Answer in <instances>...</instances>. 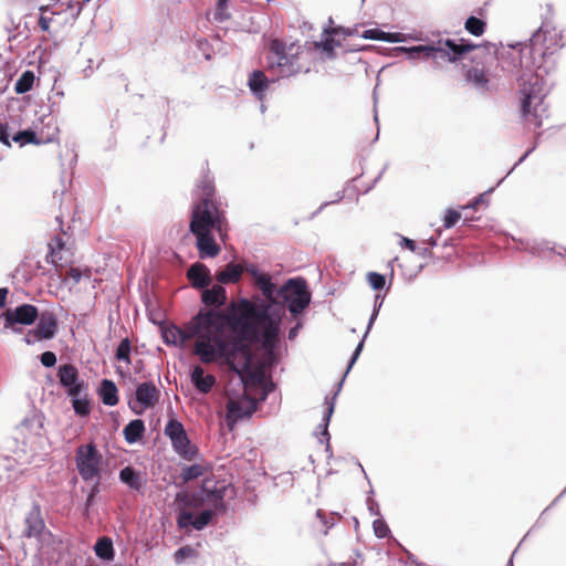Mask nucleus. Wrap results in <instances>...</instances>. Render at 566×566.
<instances>
[{
    "label": "nucleus",
    "mask_w": 566,
    "mask_h": 566,
    "mask_svg": "<svg viewBox=\"0 0 566 566\" xmlns=\"http://www.w3.org/2000/svg\"><path fill=\"white\" fill-rule=\"evenodd\" d=\"M562 38L555 30H548L543 23L531 36L527 44L516 43L511 49L518 52L500 50L494 43L474 44L473 50L486 52L497 60L505 72H517L521 94V114L525 120L532 122L535 128L542 126V117L546 112L544 98L555 84L552 75L557 70L555 52L563 46Z\"/></svg>",
    "instance_id": "f257e3e1"
},
{
    "label": "nucleus",
    "mask_w": 566,
    "mask_h": 566,
    "mask_svg": "<svg viewBox=\"0 0 566 566\" xmlns=\"http://www.w3.org/2000/svg\"><path fill=\"white\" fill-rule=\"evenodd\" d=\"M190 328L197 338L193 352L202 364L224 365L242 380L244 376L260 380V374L251 370L252 356L245 344L250 336H243L241 329L230 328L234 337L227 338L223 335L226 327L219 331L207 327L198 332L195 324H190Z\"/></svg>",
    "instance_id": "f03ea898"
},
{
    "label": "nucleus",
    "mask_w": 566,
    "mask_h": 566,
    "mask_svg": "<svg viewBox=\"0 0 566 566\" xmlns=\"http://www.w3.org/2000/svg\"><path fill=\"white\" fill-rule=\"evenodd\" d=\"M229 484L214 478H206L198 491H181L176 494V502L181 506L176 516L179 530L187 534L191 530L202 531L226 514L228 504L224 501Z\"/></svg>",
    "instance_id": "7ed1b4c3"
},
{
    "label": "nucleus",
    "mask_w": 566,
    "mask_h": 566,
    "mask_svg": "<svg viewBox=\"0 0 566 566\" xmlns=\"http://www.w3.org/2000/svg\"><path fill=\"white\" fill-rule=\"evenodd\" d=\"M240 305L248 316L255 322H248V327L241 329L243 336H250L261 345L266 364L274 367L280 361L279 349L282 340L283 306L276 301H264L261 296L241 297Z\"/></svg>",
    "instance_id": "20e7f679"
},
{
    "label": "nucleus",
    "mask_w": 566,
    "mask_h": 566,
    "mask_svg": "<svg viewBox=\"0 0 566 566\" xmlns=\"http://www.w3.org/2000/svg\"><path fill=\"white\" fill-rule=\"evenodd\" d=\"M228 295L226 287L221 284L208 286L201 291V302L205 305L200 308L190 321L195 324L198 332L207 327H214L219 331L221 327L242 329L248 327V322L252 321V316H248L244 310L238 303L239 313H224L222 307L227 304Z\"/></svg>",
    "instance_id": "39448f33"
},
{
    "label": "nucleus",
    "mask_w": 566,
    "mask_h": 566,
    "mask_svg": "<svg viewBox=\"0 0 566 566\" xmlns=\"http://www.w3.org/2000/svg\"><path fill=\"white\" fill-rule=\"evenodd\" d=\"M268 49L271 55L266 56V70L272 73V76H266L262 70H253L248 78V86L251 93L261 102L271 83H275L280 78L293 76L300 72L297 54L291 52L293 45L287 49L283 41L272 39L269 42Z\"/></svg>",
    "instance_id": "423d86ee"
},
{
    "label": "nucleus",
    "mask_w": 566,
    "mask_h": 566,
    "mask_svg": "<svg viewBox=\"0 0 566 566\" xmlns=\"http://www.w3.org/2000/svg\"><path fill=\"white\" fill-rule=\"evenodd\" d=\"M200 198L193 205L189 229L191 233L217 231L223 238L228 221L221 202L216 198L213 178L205 175L198 185Z\"/></svg>",
    "instance_id": "0eeeda50"
},
{
    "label": "nucleus",
    "mask_w": 566,
    "mask_h": 566,
    "mask_svg": "<svg viewBox=\"0 0 566 566\" xmlns=\"http://www.w3.org/2000/svg\"><path fill=\"white\" fill-rule=\"evenodd\" d=\"M475 48L474 43L467 39H439L428 44L412 46H398L396 50L406 55L407 60L432 59L443 60L450 63L461 61L464 55Z\"/></svg>",
    "instance_id": "6e6552de"
},
{
    "label": "nucleus",
    "mask_w": 566,
    "mask_h": 566,
    "mask_svg": "<svg viewBox=\"0 0 566 566\" xmlns=\"http://www.w3.org/2000/svg\"><path fill=\"white\" fill-rule=\"evenodd\" d=\"M276 302L283 306V312L287 310L293 319L301 317L308 308L312 302V292L307 281L302 276L287 279L277 290Z\"/></svg>",
    "instance_id": "1a4fd4ad"
},
{
    "label": "nucleus",
    "mask_w": 566,
    "mask_h": 566,
    "mask_svg": "<svg viewBox=\"0 0 566 566\" xmlns=\"http://www.w3.org/2000/svg\"><path fill=\"white\" fill-rule=\"evenodd\" d=\"M165 434L170 439L174 451L184 460L192 461L199 450L191 443L184 424L176 418H170L165 426Z\"/></svg>",
    "instance_id": "9d476101"
},
{
    "label": "nucleus",
    "mask_w": 566,
    "mask_h": 566,
    "mask_svg": "<svg viewBox=\"0 0 566 566\" xmlns=\"http://www.w3.org/2000/svg\"><path fill=\"white\" fill-rule=\"evenodd\" d=\"M101 461L102 454L95 443L82 444L76 449V469L83 481L101 479Z\"/></svg>",
    "instance_id": "9b49d317"
},
{
    "label": "nucleus",
    "mask_w": 566,
    "mask_h": 566,
    "mask_svg": "<svg viewBox=\"0 0 566 566\" xmlns=\"http://www.w3.org/2000/svg\"><path fill=\"white\" fill-rule=\"evenodd\" d=\"M39 308L29 303H23L14 308H7L0 314L4 329H9L14 334L22 333V326H30L39 318Z\"/></svg>",
    "instance_id": "f8f14e48"
},
{
    "label": "nucleus",
    "mask_w": 566,
    "mask_h": 566,
    "mask_svg": "<svg viewBox=\"0 0 566 566\" xmlns=\"http://www.w3.org/2000/svg\"><path fill=\"white\" fill-rule=\"evenodd\" d=\"M56 377L60 387L64 389L67 397L85 394L90 390L88 382L81 377L77 367L73 364L59 365Z\"/></svg>",
    "instance_id": "ddd939ff"
},
{
    "label": "nucleus",
    "mask_w": 566,
    "mask_h": 566,
    "mask_svg": "<svg viewBox=\"0 0 566 566\" xmlns=\"http://www.w3.org/2000/svg\"><path fill=\"white\" fill-rule=\"evenodd\" d=\"M159 398L160 390L156 385L151 380L144 381L137 385L134 401H129L128 406L135 415L142 416L145 410L154 408Z\"/></svg>",
    "instance_id": "4468645a"
},
{
    "label": "nucleus",
    "mask_w": 566,
    "mask_h": 566,
    "mask_svg": "<svg viewBox=\"0 0 566 566\" xmlns=\"http://www.w3.org/2000/svg\"><path fill=\"white\" fill-rule=\"evenodd\" d=\"M258 409V402L251 397H245L244 401H230L227 405L226 422L232 430L239 420L251 418Z\"/></svg>",
    "instance_id": "2eb2a0df"
},
{
    "label": "nucleus",
    "mask_w": 566,
    "mask_h": 566,
    "mask_svg": "<svg viewBox=\"0 0 566 566\" xmlns=\"http://www.w3.org/2000/svg\"><path fill=\"white\" fill-rule=\"evenodd\" d=\"M25 528L22 532V537L40 539L46 530L44 518L41 512V505L33 502L30 511L24 517Z\"/></svg>",
    "instance_id": "dca6fc26"
},
{
    "label": "nucleus",
    "mask_w": 566,
    "mask_h": 566,
    "mask_svg": "<svg viewBox=\"0 0 566 566\" xmlns=\"http://www.w3.org/2000/svg\"><path fill=\"white\" fill-rule=\"evenodd\" d=\"M57 327L59 321L56 315L53 312L45 311L39 313L38 323L33 329L41 340H50L55 337Z\"/></svg>",
    "instance_id": "f3484780"
},
{
    "label": "nucleus",
    "mask_w": 566,
    "mask_h": 566,
    "mask_svg": "<svg viewBox=\"0 0 566 566\" xmlns=\"http://www.w3.org/2000/svg\"><path fill=\"white\" fill-rule=\"evenodd\" d=\"M190 382L200 394H209L217 385V378L212 374H206L201 365H193L190 369Z\"/></svg>",
    "instance_id": "a211bd4d"
},
{
    "label": "nucleus",
    "mask_w": 566,
    "mask_h": 566,
    "mask_svg": "<svg viewBox=\"0 0 566 566\" xmlns=\"http://www.w3.org/2000/svg\"><path fill=\"white\" fill-rule=\"evenodd\" d=\"M186 276L193 289L205 290L211 283V272L209 268L201 263L196 262L189 266Z\"/></svg>",
    "instance_id": "6ab92c4d"
},
{
    "label": "nucleus",
    "mask_w": 566,
    "mask_h": 566,
    "mask_svg": "<svg viewBox=\"0 0 566 566\" xmlns=\"http://www.w3.org/2000/svg\"><path fill=\"white\" fill-rule=\"evenodd\" d=\"M196 237V248L200 259L214 258L220 253V247L217 243L213 232L192 233Z\"/></svg>",
    "instance_id": "aec40b11"
},
{
    "label": "nucleus",
    "mask_w": 566,
    "mask_h": 566,
    "mask_svg": "<svg viewBox=\"0 0 566 566\" xmlns=\"http://www.w3.org/2000/svg\"><path fill=\"white\" fill-rule=\"evenodd\" d=\"M189 332H186L185 329L178 327L177 325H171L170 327L163 328L161 329V338L164 344L168 346H176V347H185L186 343L191 338L196 337L192 334V329L190 328V325L188 326Z\"/></svg>",
    "instance_id": "412c9836"
},
{
    "label": "nucleus",
    "mask_w": 566,
    "mask_h": 566,
    "mask_svg": "<svg viewBox=\"0 0 566 566\" xmlns=\"http://www.w3.org/2000/svg\"><path fill=\"white\" fill-rule=\"evenodd\" d=\"M57 132H59V129H57V127H55L54 133L51 136H48L46 138H39L35 130H33L32 128H27V129H22V130L17 132L15 134H13L12 140L14 143L19 144L20 146H25L28 144L41 145V144L52 143L54 140V136H55V134H57Z\"/></svg>",
    "instance_id": "4be33fe9"
},
{
    "label": "nucleus",
    "mask_w": 566,
    "mask_h": 566,
    "mask_svg": "<svg viewBox=\"0 0 566 566\" xmlns=\"http://www.w3.org/2000/svg\"><path fill=\"white\" fill-rule=\"evenodd\" d=\"M243 272V265L238 262H229L223 269L216 272V279L222 286L239 282Z\"/></svg>",
    "instance_id": "5701e85b"
},
{
    "label": "nucleus",
    "mask_w": 566,
    "mask_h": 566,
    "mask_svg": "<svg viewBox=\"0 0 566 566\" xmlns=\"http://www.w3.org/2000/svg\"><path fill=\"white\" fill-rule=\"evenodd\" d=\"M119 481L130 490L143 492L146 481L143 480L140 471L132 465H126L119 471Z\"/></svg>",
    "instance_id": "b1692460"
},
{
    "label": "nucleus",
    "mask_w": 566,
    "mask_h": 566,
    "mask_svg": "<svg viewBox=\"0 0 566 566\" xmlns=\"http://www.w3.org/2000/svg\"><path fill=\"white\" fill-rule=\"evenodd\" d=\"M97 395L101 401L107 407H114L119 401L116 384L107 378L102 379L97 388Z\"/></svg>",
    "instance_id": "393cba45"
},
{
    "label": "nucleus",
    "mask_w": 566,
    "mask_h": 566,
    "mask_svg": "<svg viewBox=\"0 0 566 566\" xmlns=\"http://www.w3.org/2000/svg\"><path fill=\"white\" fill-rule=\"evenodd\" d=\"M337 392H334L332 396L325 397V409L323 412V417L321 420V423L317 426V432L319 433V438H331L328 432V426L332 419V416L335 410V403H336Z\"/></svg>",
    "instance_id": "a878e982"
},
{
    "label": "nucleus",
    "mask_w": 566,
    "mask_h": 566,
    "mask_svg": "<svg viewBox=\"0 0 566 566\" xmlns=\"http://www.w3.org/2000/svg\"><path fill=\"white\" fill-rule=\"evenodd\" d=\"M145 432V422L140 418L130 420L123 429L125 441L128 444H135L139 442L144 438Z\"/></svg>",
    "instance_id": "bb28decb"
},
{
    "label": "nucleus",
    "mask_w": 566,
    "mask_h": 566,
    "mask_svg": "<svg viewBox=\"0 0 566 566\" xmlns=\"http://www.w3.org/2000/svg\"><path fill=\"white\" fill-rule=\"evenodd\" d=\"M93 549L95 555L104 562H112L115 557L113 541L107 536L98 537Z\"/></svg>",
    "instance_id": "cd10ccee"
},
{
    "label": "nucleus",
    "mask_w": 566,
    "mask_h": 566,
    "mask_svg": "<svg viewBox=\"0 0 566 566\" xmlns=\"http://www.w3.org/2000/svg\"><path fill=\"white\" fill-rule=\"evenodd\" d=\"M464 78L468 83H471L478 91H488L489 78L484 73L483 69L472 66L464 73Z\"/></svg>",
    "instance_id": "c85d7f7f"
},
{
    "label": "nucleus",
    "mask_w": 566,
    "mask_h": 566,
    "mask_svg": "<svg viewBox=\"0 0 566 566\" xmlns=\"http://www.w3.org/2000/svg\"><path fill=\"white\" fill-rule=\"evenodd\" d=\"M69 398L72 402V407L76 416L88 417L91 415L92 405L88 399V392L73 395Z\"/></svg>",
    "instance_id": "c756f323"
},
{
    "label": "nucleus",
    "mask_w": 566,
    "mask_h": 566,
    "mask_svg": "<svg viewBox=\"0 0 566 566\" xmlns=\"http://www.w3.org/2000/svg\"><path fill=\"white\" fill-rule=\"evenodd\" d=\"M258 287L261 290L262 295L264 296V301L271 302L276 301L277 297V287L272 282V279L269 274H263L255 281ZM263 300V297H261Z\"/></svg>",
    "instance_id": "7c9ffc66"
},
{
    "label": "nucleus",
    "mask_w": 566,
    "mask_h": 566,
    "mask_svg": "<svg viewBox=\"0 0 566 566\" xmlns=\"http://www.w3.org/2000/svg\"><path fill=\"white\" fill-rule=\"evenodd\" d=\"M49 249H50V251L45 256V261H46V263L52 264L54 266V269L46 270L40 262L36 263V269L41 272V275L49 276L50 279H53L54 275H56L59 279H61V282L64 283L66 281V279H62L61 271H60V268H62V265H60L57 263V261L55 260V255H54L55 253H54V250L51 244L49 245Z\"/></svg>",
    "instance_id": "2f4dec72"
},
{
    "label": "nucleus",
    "mask_w": 566,
    "mask_h": 566,
    "mask_svg": "<svg viewBox=\"0 0 566 566\" xmlns=\"http://www.w3.org/2000/svg\"><path fill=\"white\" fill-rule=\"evenodd\" d=\"M35 81V74L31 70H25L22 72L20 77L17 80L14 84V91L17 94H25L32 90Z\"/></svg>",
    "instance_id": "473e14b6"
},
{
    "label": "nucleus",
    "mask_w": 566,
    "mask_h": 566,
    "mask_svg": "<svg viewBox=\"0 0 566 566\" xmlns=\"http://www.w3.org/2000/svg\"><path fill=\"white\" fill-rule=\"evenodd\" d=\"M44 415L42 412H35L31 417L25 418L22 424L33 434L41 437L42 429L44 427Z\"/></svg>",
    "instance_id": "72a5a7b5"
},
{
    "label": "nucleus",
    "mask_w": 566,
    "mask_h": 566,
    "mask_svg": "<svg viewBox=\"0 0 566 566\" xmlns=\"http://www.w3.org/2000/svg\"><path fill=\"white\" fill-rule=\"evenodd\" d=\"M464 29L474 36H481L485 32L486 22L475 15H470L464 22Z\"/></svg>",
    "instance_id": "f704fd0d"
},
{
    "label": "nucleus",
    "mask_w": 566,
    "mask_h": 566,
    "mask_svg": "<svg viewBox=\"0 0 566 566\" xmlns=\"http://www.w3.org/2000/svg\"><path fill=\"white\" fill-rule=\"evenodd\" d=\"M544 251H551V252L555 253L556 255L566 259V248L563 247V245H553V247H551L549 242H539V243L535 242L531 247V252L533 254H538L539 255Z\"/></svg>",
    "instance_id": "c9c22d12"
},
{
    "label": "nucleus",
    "mask_w": 566,
    "mask_h": 566,
    "mask_svg": "<svg viewBox=\"0 0 566 566\" xmlns=\"http://www.w3.org/2000/svg\"><path fill=\"white\" fill-rule=\"evenodd\" d=\"M326 36L316 45L322 49V51L326 54L328 59H334L336 56L335 48L340 46V42L334 39L333 33H325Z\"/></svg>",
    "instance_id": "e433bc0d"
},
{
    "label": "nucleus",
    "mask_w": 566,
    "mask_h": 566,
    "mask_svg": "<svg viewBox=\"0 0 566 566\" xmlns=\"http://www.w3.org/2000/svg\"><path fill=\"white\" fill-rule=\"evenodd\" d=\"M130 354L132 343L128 337H125L119 342L116 348L115 358L129 365L132 364Z\"/></svg>",
    "instance_id": "4c0bfd02"
},
{
    "label": "nucleus",
    "mask_w": 566,
    "mask_h": 566,
    "mask_svg": "<svg viewBox=\"0 0 566 566\" xmlns=\"http://www.w3.org/2000/svg\"><path fill=\"white\" fill-rule=\"evenodd\" d=\"M205 469L201 464L193 463L186 465L181 471V479L184 483L191 482L203 475Z\"/></svg>",
    "instance_id": "58836bf2"
},
{
    "label": "nucleus",
    "mask_w": 566,
    "mask_h": 566,
    "mask_svg": "<svg viewBox=\"0 0 566 566\" xmlns=\"http://www.w3.org/2000/svg\"><path fill=\"white\" fill-rule=\"evenodd\" d=\"M230 0H217L213 19L217 22H224L229 20L231 14L227 11Z\"/></svg>",
    "instance_id": "ea45409f"
},
{
    "label": "nucleus",
    "mask_w": 566,
    "mask_h": 566,
    "mask_svg": "<svg viewBox=\"0 0 566 566\" xmlns=\"http://www.w3.org/2000/svg\"><path fill=\"white\" fill-rule=\"evenodd\" d=\"M197 555H198V552L193 547H191L189 545H185V546L179 547L175 552L174 558H175L176 564H181V563L186 562L188 558L196 557Z\"/></svg>",
    "instance_id": "a19ab883"
},
{
    "label": "nucleus",
    "mask_w": 566,
    "mask_h": 566,
    "mask_svg": "<svg viewBox=\"0 0 566 566\" xmlns=\"http://www.w3.org/2000/svg\"><path fill=\"white\" fill-rule=\"evenodd\" d=\"M367 281L374 291H381L386 285L385 275L378 272H369L367 274Z\"/></svg>",
    "instance_id": "79ce46f5"
},
{
    "label": "nucleus",
    "mask_w": 566,
    "mask_h": 566,
    "mask_svg": "<svg viewBox=\"0 0 566 566\" xmlns=\"http://www.w3.org/2000/svg\"><path fill=\"white\" fill-rule=\"evenodd\" d=\"M316 517L326 527V534L327 531L335 525L336 521L340 518V515L338 513L333 512L331 513V517H327L326 513L322 509H318L316 511Z\"/></svg>",
    "instance_id": "37998d69"
},
{
    "label": "nucleus",
    "mask_w": 566,
    "mask_h": 566,
    "mask_svg": "<svg viewBox=\"0 0 566 566\" xmlns=\"http://www.w3.org/2000/svg\"><path fill=\"white\" fill-rule=\"evenodd\" d=\"M373 528L378 538H386L390 535V528L384 518H376L373 522Z\"/></svg>",
    "instance_id": "c03bdc74"
},
{
    "label": "nucleus",
    "mask_w": 566,
    "mask_h": 566,
    "mask_svg": "<svg viewBox=\"0 0 566 566\" xmlns=\"http://www.w3.org/2000/svg\"><path fill=\"white\" fill-rule=\"evenodd\" d=\"M324 33H333L336 35L342 34L344 36H353V35L358 34V28L357 27L346 28V27L338 25L336 28L324 29Z\"/></svg>",
    "instance_id": "a18cd8bd"
},
{
    "label": "nucleus",
    "mask_w": 566,
    "mask_h": 566,
    "mask_svg": "<svg viewBox=\"0 0 566 566\" xmlns=\"http://www.w3.org/2000/svg\"><path fill=\"white\" fill-rule=\"evenodd\" d=\"M495 187L489 188L483 193H480L475 197L469 205L462 206V209H476L480 205H486V197L494 191Z\"/></svg>",
    "instance_id": "49530a36"
},
{
    "label": "nucleus",
    "mask_w": 566,
    "mask_h": 566,
    "mask_svg": "<svg viewBox=\"0 0 566 566\" xmlns=\"http://www.w3.org/2000/svg\"><path fill=\"white\" fill-rule=\"evenodd\" d=\"M461 213L458 210L454 209H448L446 212V216L443 218V227L446 229H451L457 224V222L460 220Z\"/></svg>",
    "instance_id": "de8ad7c7"
},
{
    "label": "nucleus",
    "mask_w": 566,
    "mask_h": 566,
    "mask_svg": "<svg viewBox=\"0 0 566 566\" xmlns=\"http://www.w3.org/2000/svg\"><path fill=\"white\" fill-rule=\"evenodd\" d=\"M360 38L385 42V31L379 28L364 30Z\"/></svg>",
    "instance_id": "09e8293b"
},
{
    "label": "nucleus",
    "mask_w": 566,
    "mask_h": 566,
    "mask_svg": "<svg viewBox=\"0 0 566 566\" xmlns=\"http://www.w3.org/2000/svg\"><path fill=\"white\" fill-rule=\"evenodd\" d=\"M40 363L45 368H52L56 365L57 358L56 354L51 350H45L39 356Z\"/></svg>",
    "instance_id": "8fccbe9b"
},
{
    "label": "nucleus",
    "mask_w": 566,
    "mask_h": 566,
    "mask_svg": "<svg viewBox=\"0 0 566 566\" xmlns=\"http://www.w3.org/2000/svg\"><path fill=\"white\" fill-rule=\"evenodd\" d=\"M365 339L366 338H361L359 340V343L356 345L349 360H348V365H347V368H346V374H348L350 371V369L353 368V366L355 365V363L357 361L360 353L363 352L364 349V345H365Z\"/></svg>",
    "instance_id": "3c124183"
},
{
    "label": "nucleus",
    "mask_w": 566,
    "mask_h": 566,
    "mask_svg": "<svg viewBox=\"0 0 566 566\" xmlns=\"http://www.w3.org/2000/svg\"><path fill=\"white\" fill-rule=\"evenodd\" d=\"M365 339L366 338H361L359 340V343L356 345L349 360H348V365H347V368H346V374H348L350 371V369L353 368V366L355 365V363L357 361L360 353L363 352L364 349V345H365Z\"/></svg>",
    "instance_id": "603ef678"
},
{
    "label": "nucleus",
    "mask_w": 566,
    "mask_h": 566,
    "mask_svg": "<svg viewBox=\"0 0 566 566\" xmlns=\"http://www.w3.org/2000/svg\"><path fill=\"white\" fill-rule=\"evenodd\" d=\"M365 339L366 338H361L359 340V343L356 345L349 360H348V365H347V368H346V374H348L350 371V369L353 368V366L355 365V363L357 361L360 353L363 352L364 349V345H365Z\"/></svg>",
    "instance_id": "864d4df0"
},
{
    "label": "nucleus",
    "mask_w": 566,
    "mask_h": 566,
    "mask_svg": "<svg viewBox=\"0 0 566 566\" xmlns=\"http://www.w3.org/2000/svg\"><path fill=\"white\" fill-rule=\"evenodd\" d=\"M99 484H101V479H96V481L91 486L88 494L86 496V501H85L86 506H93L95 504L96 496L101 492Z\"/></svg>",
    "instance_id": "5fc2aeb1"
},
{
    "label": "nucleus",
    "mask_w": 566,
    "mask_h": 566,
    "mask_svg": "<svg viewBox=\"0 0 566 566\" xmlns=\"http://www.w3.org/2000/svg\"><path fill=\"white\" fill-rule=\"evenodd\" d=\"M368 497L366 500V504H367V507H368V511L370 513V515L373 516H380V509H379V505L378 503L373 499V495H374V490L370 489L369 492H368Z\"/></svg>",
    "instance_id": "6e6d98bb"
},
{
    "label": "nucleus",
    "mask_w": 566,
    "mask_h": 566,
    "mask_svg": "<svg viewBox=\"0 0 566 566\" xmlns=\"http://www.w3.org/2000/svg\"><path fill=\"white\" fill-rule=\"evenodd\" d=\"M41 14L39 17V27L42 31H49L52 19L44 13L49 11L48 7H41Z\"/></svg>",
    "instance_id": "4d7b16f0"
},
{
    "label": "nucleus",
    "mask_w": 566,
    "mask_h": 566,
    "mask_svg": "<svg viewBox=\"0 0 566 566\" xmlns=\"http://www.w3.org/2000/svg\"><path fill=\"white\" fill-rule=\"evenodd\" d=\"M0 143H2L4 146L10 147V133H9V126L7 123L0 120Z\"/></svg>",
    "instance_id": "13d9d810"
},
{
    "label": "nucleus",
    "mask_w": 566,
    "mask_h": 566,
    "mask_svg": "<svg viewBox=\"0 0 566 566\" xmlns=\"http://www.w3.org/2000/svg\"><path fill=\"white\" fill-rule=\"evenodd\" d=\"M294 321H295V325L292 326L287 333V338L290 340L295 339L297 337L300 331L303 328V321L301 319V317H298L297 319H294Z\"/></svg>",
    "instance_id": "bf43d9fd"
},
{
    "label": "nucleus",
    "mask_w": 566,
    "mask_h": 566,
    "mask_svg": "<svg viewBox=\"0 0 566 566\" xmlns=\"http://www.w3.org/2000/svg\"><path fill=\"white\" fill-rule=\"evenodd\" d=\"M242 265L243 271L245 270L255 281L264 274L252 263H244Z\"/></svg>",
    "instance_id": "052dcab7"
},
{
    "label": "nucleus",
    "mask_w": 566,
    "mask_h": 566,
    "mask_svg": "<svg viewBox=\"0 0 566 566\" xmlns=\"http://www.w3.org/2000/svg\"><path fill=\"white\" fill-rule=\"evenodd\" d=\"M400 244L402 248H406L411 252H416L418 250L417 242L415 240L406 238V237H401Z\"/></svg>",
    "instance_id": "680f3d73"
},
{
    "label": "nucleus",
    "mask_w": 566,
    "mask_h": 566,
    "mask_svg": "<svg viewBox=\"0 0 566 566\" xmlns=\"http://www.w3.org/2000/svg\"><path fill=\"white\" fill-rule=\"evenodd\" d=\"M402 36L403 35L400 32H386L385 31V42L398 43V42L403 41Z\"/></svg>",
    "instance_id": "e2e57ef3"
},
{
    "label": "nucleus",
    "mask_w": 566,
    "mask_h": 566,
    "mask_svg": "<svg viewBox=\"0 0 566 566\" xmlns=\"http://www.w3.org/2000/svg\"><path fill=\"white\" fill-rule=\"evenodd\" d=\"M536 148V145H533L531 148H528L521 157L520 159L514 164V166L510 169V171L506 174L509 176L511 172L514 171V169L520 166L522 163L525 161V159L534 151Z\"/></svg>",
    "instance_id": "0e129e2a"
},
{
    "label": "nucleus",
    "mask_w": 566,
    "mask_h": 566,
    "mask_svg": "<svg viewBox=\"0 0 566 566\" xmlns=\"http://www.w3.org/2000/svg\"><path fill=\"white\" fill-rule=\"evenodd\" d=\"M67 9L74 10L73 13H72V18L75 20L81 14V12L83 10V7L81 4H78L77 2H75L73 0H70L67 2Z\"/></svg>",
    "instance_id": "69168bd1"
},
{
    "label": "nucleus",
    "mask_w": 566,
    "mask_h": 566,
    "mask_svg": "<svg viewBox=\"0 0 566 566\" xmlns=\"http://www.w3.org/2000/svg\"><path fill=\"white\" fill-rule=\"evenodd\" d=\"M23 340L28 345H34L35 343L41 342L39 336L36 334H34V329L33 328L28 331V333L25 334Z\"/></svg>",
    "instance_id": "338daca9"
},
{
    "label": "nucleus",
    "mask_w": 566,
    "mask_h": 566,
    "mask_svg": "<svg viewBox=\"0 0 566 566\" xmlns=\"http://www.w3.org/2000/svg\"><path fill=\"white\" fill-rule=\"evenodd\" d=\"M69 276L73 280L74 284H78L82 279V272L78 268H70L67 272Z\"/></svg>",
    "instance_id": "774afa93"
}]
</instances>
